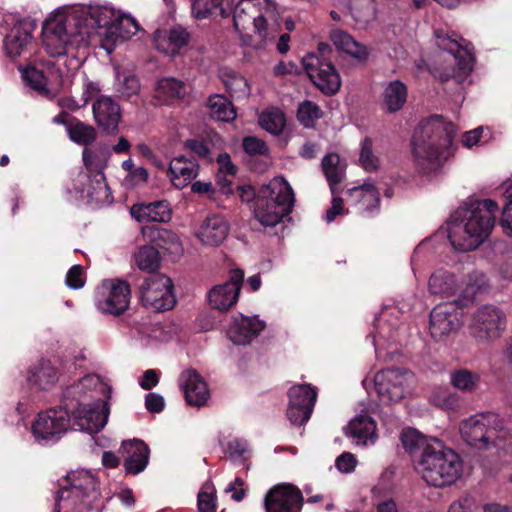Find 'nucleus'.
I'll return each mask as SVG.
<instances>
[{"label":"nucleus","instance_id":"c756f323","mask_svg":"<svg viewBox=\"0 0 512 512\" xmlns=\"http://www.w3.org/2000/svg\"><path fill=\"white\" fill-rule=\"evenodd\" d=\"M199 171V164L185 156H178L170 161L167 175L174 187L182 189L196 178Z\"/></svg>","mask_w":512,"mask_h":512},{"label":"nucleus","instance_id":"7ed1b4c3","mask_svg":"<svg viewBox=\"0 0 512 512\" xmlns=\"http://www.w3.org/2000/svg\"><path fill=\"white\" fill-rule=\"evenodd\" d=\"M455 127L441 116L421 121L412 138L413 156L423 169H434L452 155Z\"/></svg>","mask_w":512,"mask_h":512},{"label":"nucleus","instance_id":"4468645a","mask_svg":"<svg viewBox=\"0 0 512 512\" xmlns=\"http://www.w3.org/2000/svg\"><path fill=\"white\" fill-rule=\"evenodd\" d=\"M142 304L154 312L170 310L176 304L174 285L165 274H153L140 285Z\"/></svg>","mask_w":512,"mask_h":512},{"label":"nucleus","instance_id":"13d9d810","mask_svg":"<svg viewBox=\"0 0 512 512\" xmlns=\"http://www.w3.org/2000/svg\"><path fill=\"white\" fill-rule=\"evenodd\" d=\"M477 502L475 498L469 494L463 495L453 501L447 512H476Z\"/></svg>","mask_w":512,"mask_h":512},{"label":"nucleus","instance_id":"a19ab883","mask_svg":"<svg viewBox=\"0 0 512 512\" xmlns=\"http://www.w3.org/2000/svg\"><path fill=\"white\" fill-rule=\"evenodd\" d=\"M187 93V85L183 81L166 77L157 82L155 97L163 103H169L183 99Z\"/></svg>","mask_w":512,"mask_h":512},{"label":"nucleus","instance_id":"7c9ffc66","mask_svg":"<svg viewBox=\"0 0 512 512\" xmlns=\"http://www.w3.org/2000/svg\"><path fill=\"white\" fill-rule=\"evenodd\" d=\"M345 434L356 445L374 444L377 439L376 423L369 415L360 414L353 418L345 429Z\"/></svg>","mask_w":512,"mask_h":512},{"label":"nucleus","instance_id":"72a5a7b5","mask_svg":"<svg viewBox=\"0 0 512 512\" xmlns=\"http://www.w3.org/2000/svg\"><path fill=\"white\" fill-rule=\"evenodd\" d=\"M27 380L31 385L47 390L57 383L58 370L49 360H40L30 368Z\"/></svg>","mask_w":512,"mask_h":512},{"label":"nucleus","instance_id":"f8f14e48","mask_svg":"<svg viewBox=\"0 0 512 512\" xmlns=\"http://www.w3.org/2000/svg\"><path fill=\"white\" fill-rule=\"evenodd\" d=\"M83 160L87 172H79L72 180V187L68 191L76 194H85L87 198L96 203L111 202L112 196L103 173V166L96 162L87 149L83 152Z\"/></svg>","mask_w":512,"mask_h":512},{"label":"nucleus","instance_id":"9d476101","mask_svg":"<svg viewBox=\"0 0 512 512\" xmlns=\"http://www.w3.org/2000/svg\"><path fill=\"white\" fill-rule=\"evenodd\" d=\"M332 48L327 43H319L317 52L302 58V64L311 81L325 95L336 94L341 87V78L334 65L327 58Z\"/></svg>","mask_w":512,"mask_h":512},{"label":"nucleus","instance_id":"680f3d73","mask_svg":"<svg viewBox=\"0 0 512 512\" xmlns=\"http://www.w3.org/2000/svg\"><path fill=\"white\" fill-rule=\"evenodd\" d=\"M243 149L250 155H264L268 150L264 141L252 136L244 138Z\"/></svg>","mask_w":512,"mask_h":512},{"label":"nucleus","instance_id":"864d4df0","mask_svg":"<svg viewBox=\"0 0 512 512\" xmlns=\"http://www.w3.org/2000/svg\"><path fill=\"white\" fill-rule=\"evenodd\" d=\"M321 117L322 110L314 102L304 101L299 105L297 111V118L303 126L311 128L315 125L316 121Z\"/></svg>","mask_w":512,"mask_h":512},{"label":"nucleus","instance_id":"09e8293b","mask_svg":"<svg viewBox=\"0 0 512 512\" xmlns=\"http://www.w3.org/2000/svg\"><path fill=\"white\" fill-rule=\"evenodd\" d=\"M69 138L71 141L81 144V145H89L96 138V131L93 126L85 124L73 118L68 125L67 131Z\"/></svg>","mask_w":512,"mask_h":512},{"label":"nucleus","instance_id":"774afa93","mask_svg":"<svg viewBox=\"0 0 512 512\" xmlns=\"http://www.w3.org/2000/svg\"><path fill=\"white\" fill-rule=\"evenodd\" d=\"M199 512H213L215 509V497L212 492L200 491L198 494Z\"/></svg>","mask_w":512,"mask_h":512},{"label":"nucleus","instance_id":"cd10ccee","mask_svg":"<svg viewBox=\"0 0 512 512\" xmlns=\"http://www.w3.org/2000/svg\"><path fill=\"white\" fill-rule=\"evenodd\" d=\"M265 328V323L258 317H246L240 315L234 317L233 324L228 329L229 339L237 345L249 344L253 338Z\"/></svg>","mask_w":512,"mask_h":512},{"label":"nucleus","instance_id":"f704fd0d","mask_svg":"<svg viewBox=\"0 0 512 512\" xmlns=\"http://www.w3.org/2000/svg\"><path fill=\"white\" fill-rule=\"evenodd\" d=\"M142 234L147 240L170 253L179 254L182 252L179 237L171 230L158 226H146L142 228Z\"/></svg>","mask_w":512,"mask_h":512},{"label":"nucleus","instance_id":"b1692460","mask_svg":"<svg viewBox=\"0 0 512 512\" xmlns=\"http://www.w3.org/2000/svg\"><path fill=\"white\" fill-rule=\"evenodd\" d=\"M149 448L138 439L125 440L122 442L119 453L124 458V468L127 473L137 475L148 465Z\"/></svg>","mask_w":512,"mask_h":512},{"label":"nucleus","instance_id":"c9c22d12","mask_svg":"<svg viewBox=\"0 0 512 512\" xmlns=\"http://www.w3.org/2000/svg\"><path fill=\"white\" fill-rule=\"evenodd\" d=\"M428 288L434 295L451 297L459 290L460 284L452 272L445 269H438L430 276Z\"/></svg>","mask_w":512,"mask_h":512},{"label":"nucleus","instance_id":"e433bc0d","mask_svg":"<svg viewBox=\"0 0 512 512\" xmlns=\"http://www.w3.org/2000/svg\"><path fill=\"white\" fill-rule=\"evenodd\" d=\"M381 97L386 112H398L407 101V86L399 80L390 81L385 85Z\"/></svg>","mask_w":512,"mask_h":512},{"label":"nucleus","instance_id":"423d86ee","mask_svg":"<svg viewBox=\"0 0 512 512\" xmlns=\"http://www.w3.org/2000/svg\"><path fill=\"white\" fill-rule=\"evenodd\" d=\"M425 452L417 462V470L430 486L442 488L456 482L462 472L459 455L442 441Z\"/></svg>","mask_w":512,"mask_h":512},{"label":"nucleus","instance_id":"bb28decb","mask_svg":"<svg viewBox=\"0 0 512 512\" xmlns=\"http://www.w3.org/2000/svg\"><path fill=\"white\" fill-rule=\"evenodd\" d=\"M189 39V33L181 26L157 30L154 34L156 49L167 56L179 54L188 44Z\"/></svg>","mask_w":512,"mask_h":512},{"label":"nucleus","instance_id":"3c124183","mask_svg":"<svg viewBox=\"0 0 512 512\" xmlns=\"http://www.w3.org/2000/svg\"><path fill=\"white\" fill-rule=\"evenodd\" d=\"M115 91L121 99L131 100L140 91L138 78L133 75H118L115 82Z\"/></svg>","mask_w":512,"mask_h":512},{"label":"nucleus","instance_id":"ea45409f","mask_svg":"<svg viewBox=\"0 0 512 512\" xmlns=\"http://www.w3.org/2000/svg\"><path fill=\"white\" fill-rule=\"evenodd\" d=\"M233 0H195L192 5V13L197 19H206L210 16L229 15Z\"/></svg>","mask_w":512,"mask_h":512},{"label":"nucleus","instance_id":"de8ad7c7","mask_svg":"<svg viewBox=\"0 0 512 512\" xmlns=\"http://www.w3.org/2000/svg\"><path fill=\"white\" fill-rule=\"evenodd\" d=\"M208 107L213 118L219 121H232L236 118V111L232 103L223 95L216 94L208 99Z\"/></svg>","mask_w":512,"mask_h":512},{"label":"nucleus","instance_id":"603ef678","mask_svg":"<svg viewBox=\"0 0 512 512\" xmlns=\"http://www.w3.org/2000/svg\"><path fill=\"white\" fill-rule=\"evenodd\" d=\"M135 262L140 270L152 272L159 267L160 256L154 247L143 246L135 254Z\"/></svg>","mask_w":512,"mask_h":512},{"label":"nucleus","instance_id":"2eb2a0df","mask_svg":"<svg viewBox=\"0 0 512 512\" xmlns=\"http://www.w3.org/2000/svg\"><path fill=\"white\" fill-rule=\"evenodd\" d=\"M415 382L414 374L406 369L389 368L376 373L375 389L383 402H399Z\"/></svg>","mask_w":512,"mask_h":512},{"label":"nucleus","instance_id":"c85d7f7f","mask_svg":"<svg viewBox=\"0 0 512 512\" xmlns=\"http://www.w3.org/2000/svg\"><path fill=\"white\" fill-rule=\"evenodd\" d=\"M229 225L221 215H211L201 224L196 236L206 246H218L227 237Z\"/></svg>","mask_w":512,"mask_h":512},{"label":"nucleus","instance_id":"39448f33","mask_svg":"<svg viewBox=\"0 0 512 512\" xmlns=\"http://www.w3.org/2000/svg\"><path fill=\"white\" fill-rule=\"evenodd\" d=\"M295 195L283 177H275L255 194L254 217L263 227H274L293 209Z\"/></svg>","mask_w":512,"mask_h":512},{"label":"nucleus","instance_id":"f3484780","mask_svg":"<svg viewBox=\"0 0 512 512\" xmlns=\"http://www.w3.org/2000/svg\"><path fill=\"white\" fill-rule=\"evenodd\" d=\"M463 312L456 302L437 305L430 312L429 330L431 336L441 341L455 334L463 325Z\"/></svg>","mask_w":512,"mask_h":512},{"label":"nucleus","instance_id":"a18cd8bd","mask_svg":"<svg viewBox=\"0 0 512 512\" xmlns=\"http://www.w3.org/2000/svg\"><path fill=\"white\" fill-rule=\"evenodd\" d=\"M450 383L464 393H473L480 384V375L468 369H457L450 373Z\"/></svg>","mask_w":512,"mask_h":512},{"label":"nucleus","instance_id":"37998d69","mask_svg":"<svg viewBox=\"0 0 512 512\" xmlns=\"http://www.w3.org/2000/svg\"><path fill=\"white\" fill-rule=\"evenodd\" d=\"M322 169L329 183L332 195L338 193L337 185L342 181L344 170L340 166V157L336 153H330L322 159Z\"/></svg>","mask_w":512,"mask_h":512},{"label":"nucleus","instance_id":"20e7f679","mask_svg":"<svg viewBox=\"0 0 512 512\" xmlns=\"http://www.w3.org/2000/svg\"><path fill=\"white\" fill-rule=\"evenodd\" d=\"M90 33L87 28L82 29L75 12L56 14L43 24V47L52 57L63 56L70 48L89 45Z\"/></svg>","mask_w":512,"mask_h":512},{"label":"nucleus","instance_id":"338daca9","mask_svg":"<svg viewBox=\"0 0 512 512\" xmlns=\"http://www.w3.org/2000/svg\"><path fill=\"white\" fill-rule=\"evenodd\" d=\"M165 406L164 398L157 393H148L145 397V407L151 413H160Z\"/></svg>","mask_w":512,"mask_h":512},{"label":"nucleus","instance_id":"bf43d9fd","mask_svg":"<svg viewBox=\"0 0 512 512\" xmlns=\"http://www.w3.org/2000/svg\"><path fill=\"white\" fill-rule=\"evenodd\" d=\"M66 285L71 289H80L84 286L83 267L81 265L72 266L66 275Z\"/></svg>","mask_w":512,"mask_h":512},{"label":"nucleus","instance_id":"4d7b16f0","mask_svg":"<svg viewBox=\"0 0 512 512\" xmlns=\"http://www.w3.org/2000/svg\"><path fill=\"white\" fill-rule=\"evenodd\" d=\"M487 286L486 278L481 272H474L469 275L465 287L462 291L466 299H473L474 296L485 289Z\"/></svg>","mask_w":512,"mask_h":512},{"label":"nucleus","instance_id":"0e129e2a","mask_svg":"<svg viewBox=\"0 0 512 512\" xmlns=\"http://www.w3.org/2000/svg\"><path fill=\"white\" fill-rule=\"evenodd\" d=\"M357 464V460L352 453L345 452L337 457L335 466L337 469L344 473L352 472Z\"/></svg>","mask_w":512,"mask_h":512},{"label":"nucleus","instance_id":"1a4fd4ad","mask_svg":"<svg viewBox=\"0 0 512 512\" xmlns=\"http://www.w3.org/2000/svg\"><path fill=\"white\" fill-rule=\"evenodd\" d=\"M460 433L464 441L478 449L496 445V441L504 438L506 421L493 412L480 413L462 421Z\"/></svg>","mask_w":512,"mask_h":512},{"label":"nucleus","instance_id":"412c9836","mask_svg":"<svg viewBox=\"0 0 512 512\" xmlns=\"http://www.w3.org/2000/svg\"><path fill=\"white\" fill-rule=\"evenodd\" d=\"M243 280V270H232L228 281L223 284L215 285L209 291L208 300L210 306L220 311L229 310L238 301Z\"/></svg>","mask_w":512,"mask_h":512},{"label":"nucleus","instance_id":"473e14b6","mask_svg":"<svg viewBox=\"0 0 512 512\" xmlns=\"http://www.w3.org/2000/svg\"><path fill=\"white\" fill-rule=\"evenodd\" d=\"M330 40L338 51L343 52L358 61H365L369 55L368 49L356 41L349 33L335 29L330 33Z\"/></svg>","mask_w":512,"mask_h":512},{"label":"nucleus","instance_id":"a878e982","mask_svg":"<svg viewBox=\"0 0 512 512\" xmlns=\"http://www.w3.org/2000/svg\"><path fill=\"white\" fill-rule=\"evenodd\" d=\"M347 202L360 214H373L379 211L380 193L373 184L365 183L347 191Z\"/></svg>","mask_w":512,"mask_h":512},{"label":"nucleus","instance_id":"ddd939ff","mask_svg":"<svg viewBox=\"0 0 512 512\" xmlns=\"http://www.w3.org/2000/svg\"><path fill=\"white\" fill-rule=\"evenodd\" d=\"M82 29H86L90 33V44L94 40L101 42V46L111 53L112 25L117 19L119 12L108 6H90L75 12Z\"/></svg>","mask_w":512,"mask_h":512},{"label":"nucleus","instance_id":"5fc2aeb1","mask_svg":"<svg viewBox=\"0 0 512 512\" xmlns=\"http://www.w3.org/2000/svg\"><path fill=\"white\" fill-rule=\"evenodd\" d=\"M504 197L507 200L502 211L500 226L507 236L512 237V181L503 183Z\"/></svg>","mask_w":512,"mask_h":512},{"label":"nucleus","instance_id":"e2e57ef3","mask_svg":"<svg viewBox=\"0 0 512 512\" xmlns=\"http://www.w3.org/2000/svg\"><path fill=\"white\" fill-rule=\"evenodd\" d=\"M185 147L192 151L193 153H195L196 155H198L199 157L212 161V157L210 155V148L206 142L191 139L185 142Z\"/></svg>","mask_w":512,"mask_h":512},{"label":"nucleus","instance_id":"4c0bfd02","mask_svg":"<svg viewBox=\"0 0 512 512\" xmlns=\"http://www.w3.org/2000/svg\"><path fill=\"white\" fill-rule=\"evenodd\" d=\"M32 40L31 32L22 24H16L3 41L6 55L14 58L20 56Z\"/></svg>","mask_w":512,"mask_h":512},{"label":"nucleus","instance_id":"dca6fc26","mask_svg":"<svg viewBox=\"0 0 512 512\" xmlns=\"http://www.w3.org/2000/svg\"><path fill=\"white\" fill-rule=\"evenodd\" d=\"M130 295L127 282L119 279L105 280L97 289L96 307L103 314L121 315L129 306Z\"/></svg>","mask_w":512,"mask_h":512},{"label":"nucleus","instance_id":"6e6552de","mask_svg":"<svg viewBox=\"0 0 512 512\" xmlns=\"http://www.w3.org/2000/svg\"><path fill=\"white\" fill-rule=\"evenodd\" d=\"M233 22L239 32L252 25L264 42L275 38L280 26L276 6L270 0H240L234 8Z\"/></svg>","mask_w":512,"mask_h":512},{"label":"nucleus","instance_id":"9b49d317","mask_svg":"<svg viewBox=\"0 0 512 512\" xmlns=\"http://www.w3.org/2000/svg\"><path fill=\"white\" fill-rule=\"evenodd\" d=\"M506 315L494 305H483L469 317L467 329L470 337L481 345H489L501 338L506 330Z\"/></svg>","mask_w":512,"mask_h":512},{"label":"nucleus","instance_id":"4be33fe9","mask_svg":"<svg viewBox=\"0 0 512 512\" xmlns=\"http://www.w3.org/2000/svg\"><path fill=\"white\" fill-rule=\"evenodd\" d=\"M93 117L102 130L115 134L121 120L120 105L111 97L97 96L92 104Z\"/></svg>","mask_w":512,"mask_h":512},{"label":"nucleus","instance_id":"0eeeda50","mask_svg":"<svg viewBox=\"0 0 512 512\" xmlns=\"http://www.w3.org/2000/svg\"><path fill=\"white\" fill-rule=\"evenodd\" d=\"M97 480L86 470L71 471L57 492L56 512H85L99 500Z\"/></svg>","mask_w":512,"mask_h":512},{"label":"nucleus","instance_id":"393cba45","mask_svg":"<svg viewBox=\"0 0 512 512\" xmlns=\"http://www.w3.org/2000/svg\"><path fill=\"white\" fill-rule=\"evenodd\" d=\"M179 385L189 405L200 407L207 402L209 398L207 384L195 370L183 371L179 377Z\"/></svg>","mask_w":512,"mask_h":512},{"label":"nucleus","instance_id":"5701e85b","mask_svg":"<svg viewBox=\"0 0 512 512\" xmlns=\"http://www.w3.org/2000/svg\"><path fill=\"white\" fill-rule=\"evenodd\" d=\"M100 388L104 389V385L101 383L100 378L97 375H86L82 379L79 380L78 383L69 386L64 392V402L71 403L73 402L74 407H80L83 409L86 406L87 409L94 408L96 403H101L99 411L106 413L109 415V407L106 402L101 401L100 399L95 400L92 403L86 404L81 401V396L85 395L87 391H92L94 389Z\"/></svg>","mask_w":512,"mask_h":512},{"label":"nucleus","instance_id":"aec40b11","mask_svg":"<svg viewBox=\"0 0 512 512\" xmlns=\"http://www.w3.org/2000/svg\"><path fill=\"white\" fill-rule=\"evenodd\" d=\"M303 506L301 491L292 484H278L265 495L266 512H300Z\"/></svg>","mask_w":512,"mask_h":512},{"label":"nucleus","instance_id":"f03ea898","mask_svg":"<svg viewBox=\"0 0 512 512\" xmlns=\"http://www.w3.org/2000/svg\"><path fill=\"white\" fill-rule=\"evenodd\" d=\"M101 403L94 408H75L73 402H62L57 408H50L39 413L32 425V433L37 440L58 439L70 427V414L75 420L79 430L95 433L100 431L107 423V412L99 411Z\"/></svg>","mask_w":512,"mask_h":512},{"label":"nucleus","instance_id":"6ab92c4d","mask_svg":"<svg viewBox=\"0 0 512 512\" xmlns=\"http://www.w3.org/2000/svg\"><path fill=\"white\" fill-rule=\"evenodd\" d=\"M287 417L292 425L306 423L312 414L317 399V391L309 384L292 386L288 391Z\"/></svg>","mask_w":512,"mask_h":512},{"label":"nucleus","instance_id":"052dcab7","mask_svg":"<svg viewBox=\"0 0 512 512\" xmlns=\"http://www.w3.org/2000/svg\"><path fill=\"white\" fill-rule=\"evenodd\" d=\"M149 173L144 167H136L130 174L124 178V185L128 188H133L138 185L144 184L148 181Z\"/></svg>","mask_w":512,"mask_h":512},{"label":"nucleus","instance_id":"c03bdc74","mask_svg":"<svg viewBox=\"0 0 512 512\" xmlns=\"http://www.w3.org/2000/svg\"><path fill=\"white\" fill-rule=\"evenodd\" d=\"M112 35L111 42L108 44L111 47V51L113 50V45L118 41H124L135 35L139 26L134 18L129 15L118 14L117 19L114 21L112 25Z\"/></svg>","mask_w":512,"mask_h":512},{"label":"nucleus","instance_id":"2f4dec72","mask_svg":"<svg viewBox=\"0 0 512 512\" xmlns=\"http://www.w3.org/2000/svg\"><path fill=\"white\" fill-rule=\"evenodd\" d=\"M130 213L138 222H167L171 218V209L167 201L136 204L131 207Z\"/></svg>","mask_w":512,"mask_h":512},{"label":"nucleus","instance_id":"58836bf2","mask_svg":"<svg viewBox=\"0 0 512 512\" xmlns=\"http://www.w3.org/2000/svg\"><path fill=\"white\" fill-rule=\"evenodd\" d=\"M401 441L404 449L410 454L420 453V457L429 452L436 442L441 440L435 437H427L416 429L408 428L402 432Z\"/></svg>","mask_w":512,"mask_h":512},{"label":"nucleus","instance_id":"f257e3e1","mask_svg":"<svg viewBox=\"0 0 512 512\" xmlns=\"http://www.w3.org/2000/svg\"><path fill=\"white\" fill-rule=\"evenodd\" d=\"M498 210V204L491 199L474 201L456 210L448 223L452 246L459 251L476 249L490 235Z\"/></svg>","mask_w":512,"mask_h":512},{"label":"nucleus","instance_id":"79ce46f5","mask_svg":"<svg viewBox=\"0 0 512 512\" xmlns=\"http://www.w3.org/2000/svg\"><path fill=\"white\" fill-rule=\"evenodd\" d=\"M221 80L227 92L234 99H246L251 93V88L248 83V80L243 75L235 71H224L221 74Z\"/></svg>","mask_w":512,"mask_h":512},{"label":"nucleus","instance_id":"a211bd4d","mask_svg":"<svg viewBox=\"0 0 512 512\" xmlns=\"http://www.w3.org/2000/svg\"><path fill=\"white\" fill-rule=\"evenodd\" d=\"M435 36L437 46L447 51L452 56L456 65V68L451 74L447 73L445 75L444 80L452 77L455 78L457 82H462L473 69L474 57L469 45H464L462 42L456 38H452V36L443 31H436Z\"/></svg>","mask_w":512,"mask_h":512},{"label":"nucleus","instance_id":"6e6d98bb","mask_svg":"<svg viewBox=\"0 0 512 512\" xmlns=\"http://www.w3.org/2000/svg\"><path fill=\"white\" fill-rule=\"evenodd\" d=\"M359 162L367 172H374L380 167V160L373 153L372 141L369 138H365L361 143Z\"/></svg>","mask_w":512,"mask_h":512},{"label":"nucleus","instance_id":"49530a36","mask_svg":"<svg viewBox=\"0 0 512 512\" xmlns=\"http://www.w3.org/2000/svg\"><path fill=\"white\" fill-rule=\"evenodd\" d=\"M351 15L360 27H365L377 17L375 0H354L350 7Z\"/></svg>","mask_w":512,"mask_h":512},{"label":"nucleus","instance_id":"69168bd1","mask_svg":"<svg viewBox=\"0 0 512 512\" xmlns=\"http://www.w3.org/2000/svg\"><path fill=\"white\" fill-rule=\"evenodd\" d=\"M435 403L442 409L452 410L458 406L459 397L455 393L443 392L436 396Z\"/></svg>","mask_w":512,"mask_h":512},{"label":"nucleus","instance_id":"8fccbe9b","mask_svg":"<svg viewBox=\"0 0 512 512\" xmlns=\"http://www.w3.org/2000/svg\"><path fill=\"white\" fill-rule=\"evenodd\" d=\"M259 124L269 133L279 135L284 130L286 125V118L281 110L277 108H271L262 112L259 117Z\"/></svg>","mask_w":512,"mask_h":512}]
</instances>
